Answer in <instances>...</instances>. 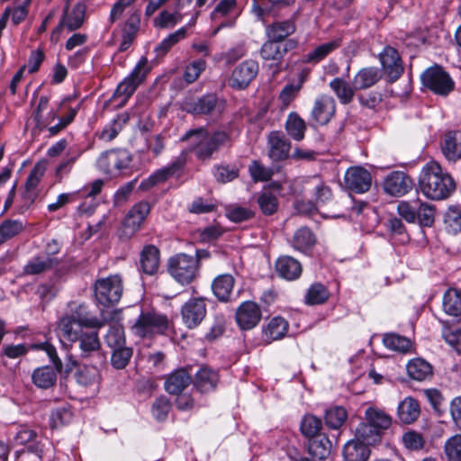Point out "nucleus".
I'll use <instances>...</instances> for the list:
<instances>
[{"instance_id":"15","label":"nucleus","mask_w":461,"mask_h":461,"mask_svg":"<svg viewBox=\"0 0 461 461\" xmlns=\"http://www.w3.org/2000/svg\"><path fill=\"white\" fill-rule=\"evenodd\" d=\"M207 313L206 299L194 297L185 302L181 307L183 323L188 329H194L201 324Z\"/></svg>"},{"instance_id":"6","label":"nucleus","mask_w":461,"mask_h":461,"mask_svg":"<svg viewBox=\"0 0 461 461\" xmlns=\"http://www.w3.org/2000/svg\"><path fill=\"white\" fill-rule=\"evenodd\" d=\"M131 153L125 149H114L103 152L96 160L99 170L107 175L128 174L132 162Z\"/></svg>"},{"instance_id":"7","label":"nucleus","mask_w":461,"mask_h":461,"mask_svg":"<svg viewBox=\"0 0 461 461\" xmlns=\"http://www.w3.org/2000/svg\"><path fill=\"white\" fill-rule=\"evenodd\" d=\"M167 271L179 284L192 283L198 274V260L194 257L179 253L168 259Z\"/></svg>"},{"instance_id":"42","label":"nucleus","mask_w":461,"mask_h":461,"mask_svg":"<svg viewBox=\"0 0 461 461\" xmlns=\"http://www.w3.org/2000/svg\"><path fill=\"white\" fill-rule=\"evenodd\" d=\"M382 78L379 68L368 67L360 69L354 77L355 87L357 90L366 89L375 86Z\"/></svg>"},{"instance_id":"28","label":"nucleus","mask_w":461,"mask_h":461,"mask_svg":"<svg viewBox=\"0 0 461 461\" xmlns=\"http://www.w3.org/2000/svg\"><path fill=\"white\" fill-rule=\"evenodd\" d=\"M83 326L76 322L73 317L62 316L58 323V334L62 344L75 343L83 333Z\"/></svg>"},{"instance_id":"47","label":"nucleus","mask_w":461,"mask_h":461,"mask_svg":"<svg viewBox=\"0 0 461 461\" xmlns=\"http://www.w3.org/2000/svg\"><path fill=\"white\" fill-rule=\"evenodd\" d=\"M307 126L304 120L296 113H290L285 122V131L294 140H303Z\"/></svg>"},{"instance_id":"64","label":"nucleus","mask_w":461,"mask_h":461,"mask_svg":"<svg viewBox=\"0 0 461 461\" xmlns=\"http://www.w3.org/2000/svg\"><path fill=\"white\" fill-rule=\"evenodd\" d=\"M444 450L448 461H461V434L448 438Z\"/></svg>"},{"instance_id":"4","label":"nucleus","mask_w":461,"mask_h":461,"mask_svg":"<svg viewBox=\"0 0 461 461\" xmlns=\"http://www.w3.org/2000/svg\"><path fill=\"white\" fill-rule=\"evenodd\" d=\"M398 214L409 223L418 222L421 227H431L435 221L436 208L420 198L401 201L397 205Z\"/></svg>"},{"instance_id":"39","label":"nucleus","mask_w":461,"mask_h":461,"mask_svg":"<svg viewBox=\"0 0 461 461\" xmlns=\"http://www.w3.org/2000/svg\"><path fill=\"white\" fill-rule=\"evenodd\" d=\"M295 32V24L292 20L275 22L266 28L267 39L281 42Z\"/></svg>"},{"instance_id":"44","label":"nucleus","mask_w":461,"mask_h":461,"mask_svg":"<svg viewBox=\"0 0 461 461\" xmlns=\"http://www.w3.org/2000/svg\"><path fill=\"white\" fill-rule=\"evenodd\" d=\"M78 337L77 342H78L81 357L86 358L90 357L92 353L99 350L101 343L97 330L84 331Z\"/></svg>"},{"instance_id":"13","label":"nucleus","mask_w":461,"mask_h":461,"mask_svg":"<svg viewBox=\"0 0 461 461\" xmlns=\"http://www.w3.org/2000/svg\"><path fill=\"white\" fill-rule=\"evenodd\" d=\"M425 87L440 95H447L454 89V81L440 67L428 68L421 75Z\"/></svg>"},{"instance_id":"53","label":"nucleus","mask_w":461,"mask_h":461,"mask_svg":"<svg viewBox=\"0 0 461 461\" xmlns=\"http://www.w3.org/2000/svg\"><path fill=\"white\" fill-rule=\"evenodd\" d=\"M44 172L45 167L41 164H36L32 167L25 182V192L23 194L25 199L30 200L31 202H32L35 199V189L41 182V179L43 176Z\"/></svg>"},{"instance_id":"22","label":"nucleus","mask_w":461,"mask_h":461,"mask_svg":"<svg viewBox=\"0 0 461 461\" xmlns=\"http://www.w3.org/2000/svg\"><path fill=\"white\" fill-rule=\"evenodd\" d=\"M261 319L259 306L251 301L242 303L236 312V321L241 330H251Z\"/></svg>"},{"instance_id":"24","label":"nucleus","mask_w":461,"mask_h":461,"mask_svg":"<svg viewBox=\"0 0 461 461\" xmlns=\"http://www.w3.org/2000/svg\"><path fill=\"white\" fill-rule=\"evenodd\" d=\"M59 264V261L49 254H40L32 258L23 267V275L38 276L45 274Z\"/></svg>"},{"instance_id":"11","label":"nucleus","mask_w":461,"mask_h":461,"mask_svg":"<svg viewBox=\"0 0 461 461\" xmlns=\"http://www.w3.org/2000/svg\"><path fill=\"white\" fill-rule=\"evenodd\" d=\"M223 101L215 94L203 95L199 98H188L183 102V110L194 115H213L221 113Z\"/></svg>"},{"instance_id":"3","label":"nucleus","mask_w":461,"mask_h":461,"mask_svg":"<svg viewBox=\"0 0 461 461\" xmlns=\"http://www.w3.org/2000/svg\"><path fill=\"white\" fill-rule=\"evenodd\" d=\"M32 348L46 352L53 366H42L35 368L31 375L32 383L39 389L48 390L56 385L58 374L63 369V363L53 345L49 342L33 344Z\"/></svg>"},{"instance_id":"5","label":"nucleus","mask_w":461,"mask_h":461,"mask_svg":"<svg viewBox=\"0 0 461 461\" xmlns=\"http://www.w3.org/2000/svg\"><path fill=\"white\" fill-rule=\"evenodd\" d=\"M168 324L167 315L155 310H146L140 312L131 330L134 336L145 339L164 334L168 329Z\"/></svg>"},{"instance_id":"46","label":"nucleus","mask_w":461,"mask_h":461,"mask_svg":"<svg viewBox=\"0 0 461 461\" xmlns=\"http://www.w3.org/2000/svg\"><path fill=\"white\" fill-rule=\"evenodd\" d=\"M83 154V149L77 146L70 147L66 153V158L56 168V177L61 181L71 172L75 163Z\"/></svg>"},{"instance_id":"55","label":"nucleus","mask_w":461,"mask_h":461,"mask_svg":"<svg viewBox=\"0 0 461 461\" xmlns=\"http://www.w3.org/2000/svg\"><path fill=\"white\" fill-rule=\"evenodd\" d=\"M257 202L264 215H272L277 212L279 206L278 198L269 190L262 191L258 194Z\"/></svg>"},{"instance_id":"14","label":"nucleus","mask_w":461,"mask_h":461,"mask_svg":"<svg viewBox=\"0 0 461 461\" xmlns=\"http://www.w3.org/2000/svg\"><path fill=\"white\" fill-rule=\"evenodd\" d=\"M344 185L356 194L366 193L372 185V175L362 166L350 167L345 172Z\"/></svg>"},{"instance_id":"62","label":"nucleus","mask_w":461,"mask_h":461,"mask_svg":"<svg viewBox=\"0 0 461 461\" xmlns=\"http://www.w3.org/2000/svg\"><path fill=\"white\" fill-rule=\"evenodd\" d=\"M240 170L234 165L221 164L213 167V176L217 182L226 184L239 176Z\"/></svg>"},{"instance_id":"27","label":"nucleus","mask_w":461,"mask_h":461,"mask_svg":"<svg viewBox=\"0 0 461 461\" xmlns=\"http://www.w3.org/2000/svg\"><path fill=\"white\" fill-rule=\"evenodd\" d=\"M363 420L382 434L385 433L393 422L392 417L384 410L376 406H368L365 410Z\"/></svg>"},{"instance_id":"41","label":"nucleus","mask_w":461,"mask_h":461,"mask_svg":"<svg viewBox=\"0 0 461 461\" xmlns=\"http://www.w3.org/2000/svg\"><path fill=\"white\" fill-rule=\"evenodd\" d=\"M288 331V322L282 317L273 318L263 329V339L267 343L281 339Z\"/></svg>"},{"instance_id":"31","label":"nucleus","mask_w":461,"mask_h":461,"mask_svg":"<svg viewBox=\"0 0 461 461\" xmlns=\"http://www.w3.org/2000/svg\"><path fill=\"white\" fill-rule=\"evenodd\" d=\"M159 267V250L154 245H146L140 257V268L146 275L156 274Z\"/></svg>"},{"instance_id":"20","label":"nucleus","mask_w":461,"mask_h":461,"mask_svg":"<svg viewBox=\"0 0 461 461\" xmlns=\"http://www.w3.org/2000/svg\"><path fill=\"white\" fill-rule=\"evenodd\" d=\"M259 54L265 62H269L268 66L272 69L273 77L285 69L283 65L284 55L279 42L268 39L261 46Z\"/></svg>"},{"instance_id":"36","label":"nucleus","mask_w":461,"mask_h":461,"mask_svg":"<svg viewBox=\"0 0 461 461\" xmlns=\"http://www.w3.org/2000/svg\"><path fill=\"white\" fill-rule=\"evenodd\" d=\"M38 434L35 430L23 426L16 432L14 436V441L19 445L29 444L28 449L34 453L40 459H41L42 446L37 440Z\"/></svg>"},{"instance_id":"56","label":"nucleus","mask_w":461,"mask_h":461,"mask_svg":"<svg viewBox=\"0 0 461 461\" xmlns=\"http://www.w3.org/2000/svg\"><path fill=\"white\" fill-rule=\"evenodd\" d=\"M348 412L340 406L330 407L325 411L326 425L332 429H339L347 420Z\"/></svg>"},{"instance_id":"54","label":"nucleus","mask_w":461,"mask_h":461,"mask_svg":"<svg viewBox=\"0 0 461 461\" xmlns=\"http://www.w3.org/2000/svg\"><path fill=\"white\" fill-rule=\"evenodd\" d=\"M321 428V420L312 414L304 415L300 424L302 434L308 439L321 435L320 433Z\"/></svg>"},{"instance_id":"12","label":"nucleus","mask_w":461,"mask_h":461,"mask_svg":"<svg viewBox=\"0 0 461 461\" xmlns=\"http://www.w3.org/2000/svg\"><path fill=\"white\" fill-rule=\"evenodd\" d=\"M187 160V151L185 150L176 157L168 166L157 170L147 179L143 180L139 188L147 191L158 184L167 181L175 176H179L183 171Z\"/></svg>"},{"instance_id":"16","label":"nucleus","mask_w":461,"mask_h":461,"mask_svg":"<svg viewBox=\"0 0 461 461\" xmlns=\"http://www.w3.org/2000/svg\"><path fill=\"white\" fill-rule=\"evenodd\" d=\"M336 110V101L331 95H319L312 104L310 119L316 124L326 125L335 116Z\"/></svg>"},{"instance_id":"59","label":"nucleus","mask_w":461,"mask_h":461,"mask_svg":"<svg viewBox=\"0 0 461 461\" xmlns=\"http://www.w3.org/2000/svg\"><path fill=\"white\" fill-rule=\"evenodd\" d=\"M330 296L326 286L321 283L312 284L305 295V303L309 305L321 304L325 303Z\"/></svg>"},{"instance_id":"63","label":"nucleus","mask_w":461,"mask_h":461,"mask_svg":"<svg viewBox=\"0 0 461 461\" xmlns=\"http://www.w3.org/2000/svg\"><path fill=\"white\" fill-rule=\"evenodd\" d=\"M133 354V350L131 347H121L113 349L111 356V364L115 369H124Z\"/></svg>"},{"instance_id":"30","label":"nucleus","mask_w":461,"mask_h":461,"mask_svg":"<svg viewBox=\"0 0 461 461\" xmlns=\"http://www.w3.org/2000/svg\"><path fill=\"white\" fill-rule=\"evenodd\" d=\"M235 279L230 274L217 276L212 282L213 295L220 301L227 303L230 301L234 287Z\"/></svg>"},{"instance_id":"40","label":"nucleus","mask_w":461,"mask_h":461,"mask_svg":"<svg viewBox=\"0 0 461 461\" xmlns=\"http://www.w3.org/2000/svg\"><path fill=\"white\" fill-rule=\"evenodd\" d=\"M420 413V404L418 401L412 397H406L398 405V418L405 424L414 422L419 418Z\"/></svg>"},{"instance_id":"51","label":"nucleus","mask_w":461,"mask_h":461,"mask_svg":"<svg viewBox=\"0 0 461 461\" xmlns=\"http://www.w3.org/2000/svg\"><path fill=\"white\" fill-rule=\"evenodd\" d=\"M68 317H73L74 321L83 327L99 329L104 326V321L91 315L84 305H78Z\"/></svg>"},{"instance_id":"19","label":"nucleus","mask_w":461,"mask_h":461,"mask_svg":"<svg viewBox=\"0 0 461 461\" xmlns=\"http://www.w3.org/2000/svg\"><path fill=\"white\" fill-rule=\"evenodd\" d=\"M258 73V63L251 59L245 60L233 69L229 86L234 89H244L254 80Z\"/></svg>"},{"instance_id":"29","label":"nucleus","mask_w":461,"mask_h":461,"mask_svg":"<svg viewBox=\"0 0 461 461\" xmlns=\"http://www.w3.org/2000/svg\"><path fill=\"white\" fill-rule=\"evenodd\" d=\"M192 383V376L185 368L172 372L164 383V388L169 394H180Z\"/></svg>"},{"instance_id":"23","label":"nucleus","mask_w":461,"mask_h":461,"mask_svg":"<svg viewBox=\"0 0 461 461\" xmlns=\"http://www.w3.org/2000/svg\"><path fill=\"white\" fill-rule=\"evenodd\" d=\"M268 157L273 161H282L289 157L291 142L279 131H271L267 137Z\"/></svg>"},{"instance_id":"34","label":"nucleus","mask_w":461,"mask_h":461,"mask_svg":"<svg viewBox=\"0 0 461 461\" xmlns=\"http://www.w3.org/2000/svg\"><path fill=\"white\" fill-rule=\"evenodd\" d=\"M341 45L340 39H335L329 42L322 43L313 49L312 51L303 55L302 62L309 64H318L328 57L331 52L339 49Z\"/></svg>"},{"instance_id":"45","label":"nucleus","mask_w":461,"mask_h":461,"mask_svg":"<svg viewBox=\"0 0 461 461\" xmlns=\"http://www.w3.org/2000/svg\"><path fill=\"white\" fill-rule=\"evenodd\" d=\"M69 98L63 99L58 105V108L56 111L51 110L47 117L46 122H53L57 117H59L64 124L68 126L75 119L78 109L80 107V104H77L76 107H71L68 105V103L69 102Z\"/></svg>"},{"instance_id":"57","label":"nucleus","mask_w":461,"mask_h":461,"mask_svg":"<svg viewBox=\"0 0 461 461\" xmlns=\"http://www.w3.org/2000/svg\"><path fill=\"white\" fill-rule=\"evenodd\" d=\"M383 341L387 348L401 353H406L411 348V341L408 338L396 333L384 335Z\"/></svg>"},{"instance_id":"32","label":"nucleus","mask_w":461,"mask_h":461,"mask_svg":"<svg viewBox=\"0 0 461 461\" xmlns=\"http://www.w3.org/2000/svg\"><path fill=\"white\" fill-rule=\"evenodd\" d=\"M218 382V373L207 366L201 367L195 374L193 381L194 387L201 393H208L214 390Z\"/></svg>"},{"instance_id":"17","label":"nucleus","mask_w":461,"mask_h":461,"mask_svg":"<svg viewBox=\"0 0 461 461\" xmlns=\"http://www.w3.org/2000/svg\"><path fill=\"white\" fill-rule=\"evenodd\" d=\"M237 0H218L211 14L212 20L217 23L216 28L212 32L215 35L224 27H231L237 17Z\"/></svg>"},{"instance_id":"2","label":"nucleus","mask_w":461,"mask_h":461,"mask_svg":"<svg viewBox=\"0 0 461 461\" xmlns=\"http://www.w3.org/2000/svg\"><path fill=\"white\" fill-rule=\"evenodd\" d=\"M188 142V151L194 152L198 160L205 161L212 158L213 153L221 148L230 146L232 140L224 131L209 132L204 127L191 129L181 138Z\"/></svg>"},{"instance_id":"49","label":"nucleus","mask_w":461,"mask_h":461,"mask_svg":"<svg viewBox=\"0 0 461 461\" xmlns=\"http://www.w3.org/2000/svg\"><path fill=\"white\" fill-rule=\"evenodd\" d=\"M140 18L139 14H131L126 21L122 31V42L119 47L120 51H125L131 45L140 28Z\"/></svg>"},{"instance_id":"18","label":"nucleus","mask_w":461,"mask_h":461,"mask_svg":"<svg viewBox=\"0 0 461 461\" xmlns=\"http://www.w3.org/2000/svg\"><path fill=\"white\" fill-rule=\"evenodd\" d=\"M413 187V180L402 171H393L383 181V189L391 196H403Z\"/></svg>"},{"instance_id":"61","label":"nucleus","mask_w":461,"mask_h":461,"mask_svg":"<svg viewBox=\"0 0 461 461\" xmlns=\"http://www.w3.org/2000/svg\"><path fill=\"white\" fill-rule=\"evenodd\" d=\"M23 224L17 220H5L0 225V245L21 233Z\"/></svg>"},{"instance_id":"48","label":"nucleus","mask_w":461,"mask_h":461,"mask_svg":"<svg viewBox=\"0 0 461 461\" xmlns=\"http://www.w3.org/2000/svg\"><path fill=\"white\" fill-rule=\"evenodd\" d=\"M409 376L417 381H424L432 376V366L421 358H414L407 364Z\"/></svg>"},{"instance_id":"1","label":"nucleus","mask_w":461,"mask_h":461,"mask_svg":"<svg viewBox=\"0 0 461 461\" xmlns=\"http://www.w3.org/2000/svg\"><path fill=\"white\" fill-rule=\"evenodd\" d=\"M456 187L454 178L438 163L430 161L422 167L419 189L428 199L445 200L455 192Z\"/></svg>"},{"instance_id":"60","label":"nucleus","mask_w":461,"mask_h":461,"mask_svg":"<svg viewBox=\"0 0 461 461\" xmlns=\"http://www.w3.org/2000/svg\"><path fill=\"white\" fill-rule=\"evenodd\" d=\"M185 36L186 27H182L175 32L169 34L155 48L157 56H165L174 45H176L180 40L185 39Z\"/></svg>"},{"instance_id":"26","label":"nucleus","mask_w":461,"mask_h":461,"mask_svg":"<svg viewBox=\"0 0 461 461\" xmlns=\"http://www.w3.org/2000/svg\"><path fill=\"white\" fill-rule=\"evenodd\" d=\"M86 6L84 3H77L71 10H69L68 4L66 5L61 17V25H64L69 32L79 29L85 21Z\"/></svg>"},{"instance_id":"38","label":"nucleus","mask_w":461,"mask_h":461,"mask_svg":"<svg viewBox=\"0 0 461 461\" xmlns=\"http://www.w3.org/2000/svg\"><path fill=\"white\" fill-rule=\"evenodd\" d=\"M332 444L330 438L322 434L309 439L308 452L313 457L320 461L329 457L331 452Z\"/></svg>"},{"instance_id":"58","label":"nucleus","mask_w":461,"mask_h":461,"mask_svg":"<svg viewBox=\"0 0 461 461\" xmlns=\"http://www.w3.org/2000/svg\"><path fill=\"white\" fill-rule=\"evenodd\" d=\"M129 119L130 117L126 113L118 114L113 122L102 131L101 138L106 141L113 140L128 122Z\"/></svg>"},{"instance_id":"25","label":"nucleus","mask_w":461,"mask_h":461,"mask_svg":"<svg viewBox=\"0 0 461 461\" xmlns=\"http://www.w3.org/2000/svg\"><path fill=\"white\" fill-rule=\"evenodd\" d=\"M277 276L283 279L293 281L300 277L303 267L301 263L291 256H280L275 264Z\"/></svg>"},{"instance_id":"8","label":"nucleus","mask_w":461,"mask_h":461,"mask_svg":"<svg viewBox=\"0 0 461 461\" xmlns=\"http://www.w3.org/2000/svg\"><path fill=\"white\" fill-rule=\"evenodd\" d=\"M94 289L95 297L99 304L104 306L114 305L122 295V278L120 275H112L97 279Z\"/></svg>"},{"instance_id":"10","label":"nucleus","mask_w":461,"mask_h":461,"mask_svg":"<svg viewBox=\"0 0 461 461\" xmlns=\"http://www.w3.org/2000/svg\"><path fill=\"white\" fill-rule=\"evenodd\" d=\"M150 208L149 203L146 201L135 203L123 218L120 236L126 240L134 236L140 230L142 223L149 214Z\"/></svg>"},{"instance_id":"9","label":"nucleus","mask_w":461,"mask_h":461,"mask_svg":"<svg viewBox=\"0 0 461 461\" xmlns=\"http://www.w3.org/2000/svg\"><path fill=\"white\" fill-rule=\"evenodd\" d=\"M149 72L148 60L143 57L134 67L131 73L118 85L113 95V98H122L119 104L120 106L126 104L137 87L144 82Z\"/></svg>"},{"instance_id":"50","label":"nucleus","mask_w":461,"mask_h":461,"mask_svg":"<svg viewBox=\"0 0 461 461\" xmlns=\"http://www.w3.org/2000/svg\"><path fill=\"white\" fill-rule=\"evenodd\" d=\"M316 243L314 233L307 227L298 229L292 240V247L301 252L311 249Z\"/></svg>"},{"instance_id":"52","label":"nucleus","mask_w":461,"mask_h":461,"mask_svg":"<svg viewBox=\"0 0 461 461\" xmlns=\"http://www.w3.org/2000/svg\"><path fill=\"white\" fill-rule=\"evenodd\" d=\"M443 310L450 316L457 317L461 314V292L450 288L443 296Z\"/></svg>"},{"instance_id":"21","label":"nucleus","mask_w":461,"mask_h":461,"mask_svg":"<svg viewBox=\"0 0 461 461\" xmlns=\"http://www.w3.org/2000/svg\"><path fill=\"white\" fill-rule=\"evenodd\" d=\"M380 61L389 82L396 81L403 73V66L396 49L385 47L380 54Z\"/></svg>"},{"instance_id":"35","label":"nucleus","mask_w":461,"mask_h":461,"mask_svg":"<svg viewBox=\"0 0 461 461\" xmlns=\"http://www.w3.org/2000/svg\"><path fill=\"white\" fill-rule=\"evenodd\" d=\"M370 455L369 447L357 438L348 441L343 447L345 461H367Z\"/></svg>"},{"instance_id":"33","label":"nucleus","mask_w":461,"mask_h":461,"mask_svg":"<svg viewBox=\"0 0 461 461\" xmlns=\"http://www.w3.org/2000/svg\"><path fill=\"white\" fill-rule=\"evenodd\" d=\"M441 149L449 161H456L461 158V131H448L444 136Z\"/></svg>"},{"instance_id":"37","label":"nucleus","mask_w":461,"mask_h":461,"mask_svg":"<svg viewBox=\"0 0 461 461\" xmlns=\"http://www.w3.org/2000/svg\"><path fill=\"white\" fill-rule=\"evenodd\" d=\"M330 88L334 92L337 98L342 104H350L355 96V92L357 90L355 87V82L351 86L349 82L341 77H335L329 83Z\"/></svg>"},{"instance_id":"43","label":"nucleus","mask_w":461,"mask_h":461,"mask_svg":"<svg viewBox=\"0 0 461 461\" xmlns=\"http://www.w3.org/2000/svg\"><path fill=\"white\" fill-rule=\"evenodd\" d=\"M384 434L366 423L364 420L355 429V438L366 446H375L381 443Z\"/></svg>"}]
</instances>
